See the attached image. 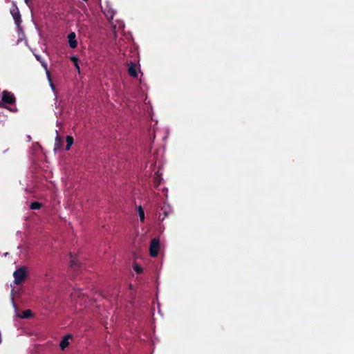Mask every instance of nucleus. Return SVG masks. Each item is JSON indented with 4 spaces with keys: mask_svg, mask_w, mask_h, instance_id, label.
Segmentation results:
<instances>
[{
    "mask_svg": "<svg viewBox=\"0 0 354 354\" xmlns=\"http://www.w3.org/2000/svg\"><path fill=\"white\" fill-rule=\"evenodd\" d=\"M13 277L15 278L14 283L16 285L20 284L27 277L26 268L25 267H21L17 269L13 273Z\"/></svg>",
    "mask_w": 354,
    "mask_h": 354,
    "instance_id": "nucleus-1",
    "label": "nucleus"
},
{
    "mask_svg": "<svg viewBox=\"0 0 354 354\" xmlns=\"http://www.w3.org/2000/svg\"><path fill=\"white\" fill-rule=\"evenodd\" d=\"M160 250V241L157 238H154L151 241L149 245V254L151 257H156Z\"/></svg>",
    "mask_w": 354,
    "mask_h": 354,
    "instance_id": "nucleus-2",
    "label": "nucleus"
},
{
    "mask_svg": "<svg viewBox=\"0 0 354 354\" xmlns=\"http://www.w3.org/2000/svg\"><path fill=\"white\" fill-rule=\"evenodd\" d=\"M2 102L8 104H14L16 102V98L11 92L3 91L2 93Z\"/></svg>",
    "mask_w": 354,
    "mask_h": 354,
    "instance_id": "nucleus-3",
    "label": "nucleus"
},
{
    "mask_svg": "<svg viewBox=\"0 0 354 354\" xmlns=\"http://www.w3.org/2000/svg\"><path fill=\"white\" fill-rule=\"evenodd\" d=\"M10 14L12 15V17L14 19L15 24L18 27H19L22 20H21V14H20L19 10L18 7L16 5H15L10 9Z\"/></svg>",
    "mask_w": 354,
    "mask_h": 354,
    "instance_id": "nucleus-4",
    "label": "nucleus"
},
{
    "mask_svg": "<svg viewBox=\"0 0 354 354\" xmlns=\"http://www.w3.org/2000/svg\"><path fill=\"white\" fill-rule=\"evenodd\" d=\"M128 73L129 75L134 78H137L138 76V71L137 68V65L134 62H131L128 64Z\"/></svg>",
    "mask_w": 354,
    "mask_h": 354,
    "instance_id": "nucleus-5",
    "label": "nucleus"
},
{
    "mask_svg": "<svg viewBox=\"0 0 354 354\" xmlns=\"http://www.w3.org/2000/svg\"><path fill=\"white\" fill-rule=\"evenodd\" d=\"M68 41L69 46L71 48H75L77 46V42L76 41V34L75 32H71L68 35Z\"/></svg>",
    "mask_w": 354,
    "mask_h": 354,
    "instance_id": "nucleus-6",
    "label": "nucleus"
},
{
    "mask_svg": "<svg viewBox=\"0 0 354 354\" xmlns=\"http://www.w3.org/2000/svg\"><path fill=\"white\" fill-rule=\"evenodd\" d=\"M70 267L73 269H78L81 268V263L76 258H75L71 259L70 261Z\"/></svg>",
    "mask_w": 354,
    "mask_h": 354,
    "instance_id": "nucleus-7",
    "label": "nucleus"
},
{
    "mask_svg": "<svg viewBox=\"0 0 354 354\" xmlns=\"http://www.w3.org/2000/svg\"><path fill=\"white\" fill-rule=\"evenodd\" d=\"M66 150L68 151L74 142V139H73V136H67L66 138Z\"/></svg>",
    "mask_w": 354,
    "mask_h": 354,
    "instance_id": "nucleus-8",
    "label": "nucleus"
},
{
    "mask_svg": "<svg viewBox=\"0 0 354 354\" xmlns=\"http://www.w3.org/2000/svg\"><path fill=\"white\" fill-rule=\"evenodd\" d=\"M62 145L63 141L62 138L59 136H57L55 138V150L61 148Z\"/></svg>",
    "mask_w": 354,
    "mask_h": 354,
    "instance_id": "nucleus-9",
    "label": "nucleus"
},
{
    "mask_svg": "<svg viewBox=\"0 0 354 354\" xmlns=\"http://www.w3.org/2000/svg\"><path fill=\"white\" fill-rule=\"evenodd\" d=\"M71 60L74 63L75 67L77 69V72L80 73V68L78 64V58L77 57L73 55L71 57Z\"/></svg>",
    "mask_w": 354,
    "mask_h": 354,
    "instance_id": "nucleus-10",
    "label": "nucleus"
},
{
    "mask_svg": "<svg viewBox=\"0 0 354 354\" xmlns=\"http://www.w3.org/2000/svg\"><path fill=\"white\" fill-rule=\"evenodd\" d=\"M32 317V313L30 310H26L22 312V315H20V317L24 319H28Z\"/></svg>",
    "mask_w": 354,
    "mask_h": 354,
    "instance_id": "nucleus-11",
    "label": "nucleus"
},
{
    "mask_svg": "<svg viewBox=\"0 0 354 354\" xmlns=\"http://www.w3.org/2000/svg\"><path fill=\"white\" fill-rule=\"evenodd\" d=\"M68 344L69 343L68 341V337H66L60 342L59 346L62 350H64L68 346Z\"/></svg>",
    "mask_w": 354,
    "mask_h": 354,
    "instance_id": "nucleus-12",
    "label": "nucleus"
},
{
    "mask_svg": "<svg viewBox=\"0 0 354 354\" xmlns=\"http://www.w3.org/2000/svg\"><path fill=\"white\" fill-rule=\"evenodd\" d=\"M138 212L140 221L143 222L145 221V212L142 207L140 205L138 207Z\"/></svg>",
    "mask_w": 354,
    "mask_h": 354,
    "instance_id": "nucleus-13",
    "label": "nucleus"
},
{
    "mask_svg": "<svg viewBox=\"0 0 354 354\" xmlns=\"http://www.w3.org/2000/svg\"><path fill=\"white\" fill-rule=\"evenodd\" d=\"M41 207V203L39 202H32L30 205L31 209H39Z\"/></svg>",
    "mask_w": 354,
    "mask_h": 354,
    "instance_id": "nucleus-14",
    "label": "nucleus"
},
{
    "mask_svg": "<svg viewBox=\"0 0 354 354\" xmlns=\"http://www.w3.org/2000/svg\"><path fill=\"white\" fill-rule=\"evenodd\" d=\"M167 216V212L166 211H163L162 213L159 214L158 220L160 221H163Z\"/></svg>",
    "mask_w": 354,
    "mask_h": 354,
    "instance_id": "nucleus-15",
    "label": "nucleus"
},
{
    "mask_svg": "<svg viewBox=\"0 0 354 354\" xmlns=\"http://www.w3.org/2000/svg\"><path fill=\"white\" fill-rule=\"evenodd\" d=\"M133 270L138 274H141L142 272V268L138 264H134Z\"/></svg>",
    "mask_w": 354,
    "mask_h": 354,
    "instance_id": "nucleus-16",
    "label": "nucleus"
},
{
    "mask_svg": "<svg viewBox=\"0 0 354 354\" xmlns=\"http://www.w3.org/2000/svg\"><path fill=\"white\" fill-rule=\"evenodd\" d=\"M155 183L156 184L157 186L158 185L159 182L158 179H156Z\"/></svg>",
    "mask_w": 354,
    "mask_h": 354,
    "instance_id": "nucleus-17",
    "label": "nucleus"
},
{
    "mask_svg": "<svg viewBox=\"0 0 354 354\" xmlns=\"http://www.w3.org/2000/svg\"><path fill=\"white\" fill-rule=\"evenodd\" d=\"M69 255H70V257H71V258H73V253H72V252H70V253H69Z\"/></svg>",
    "mask_w": 354,
    "mask_h": 354,
    "instance_id": "nucleus-18",
    "label": "nucleus"
},
{
    "mask_svg": "<svg viewBox=\"0 0 354 354\" xmlns=\"http://www.w3.org/2000/svg\"><path fill=\"white\" fill-rule=\"evenodd\" d=\"M47 73V75L48 76V77H50L49 72H48V71H47V73Z\"/></svg>",
    "mask_w": 354,
    "mask_h": 354,
    "instance_id": "nucleus-19",
    "label": "nucleus"
},
{
    "mask_svg": "<svg viewBox=\"0 0 354 354\" xmlns=\"http://www.w3.org/2000/svg\"><path fill=\"white\" fill-rule=\"evenodd\" d=\"M80 295H82L81 292L78 293V297H80Z\"/></svg>",
    "mask_w": 354,
    "mask_h": 354,
    "instance_id": "nucleus-20",
    "label": "nucleus"
},
{
    "mask_svg": "<svg viewBox=\"0 0 354 354\" xmlns=\"http://www.w3.org/2000/svg\"><path fill=\"white\" fill-rule=\"evenodd\" d=\"M84 1H87L88 0H83Z\"/></svg>",
    "mask_w": 354,
    "mask_h": 354,
    "instance_id": "nucleus-21",
    "label": "nucleus"
},
{
    "mask_svg": "<svg viewBox=\"0 0 354 354\" xmlns=\"http://www.w3.org/2000/svg\"><path fill=\"white\" fill-rule=\"evenodd\" d=\"M25 1L27 3L28 0H25Z\"/></svg>",
    "mask_w": 354,
    "mask_h": 354,
    "instance_id": "nucleus-22",
    "label": "nucleus"
}]
</instances>
